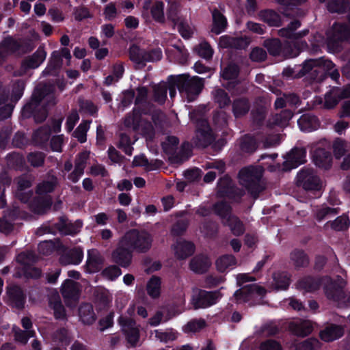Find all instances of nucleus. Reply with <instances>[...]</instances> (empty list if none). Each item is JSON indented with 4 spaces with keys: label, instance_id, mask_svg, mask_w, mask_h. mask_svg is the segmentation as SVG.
<instances>
[{
    "label": "nucleus",
    "instance_id": "f257e3e1",
    "mask_svg": "<svg viewBox=\"0 0 350 350\" xmlns=\"http://www.w3.org/2000/svg\"><path fill=\"white\" fill-rule=\"evenodd\" d=\"M52 96L53 91L50 86L46 84L36 86L22 107L21 116L25 119L33 118L38 124L42 123L48 116L47 107L42 102L45 98Z\"/></svg>",
    "mask_w": 350,
    "mask_h": 350
},
{
    "label": "nucleus",
    "instance_id": "f03ea898",
    "mask_svg": "<svg viewBox=\"0 0 350 350\" xmlns=\"http://www.w3.org/2000/svg\"><path fill=\"white\" fill-rule=\"evenodd\" d=\"M137 96L135 100V107L132 113L128 114L124 119V125L138 131L142 126V115L148 114V109L145 107L148 103V89L146 86H140L137 88Z\"/></svg>",
    "mask_w": 350,
    "mask_h": 350
},
{
    "label": "nucleus",
    "instance_id": "7ed1b4c3",
    "mask_svg": "<svg viewBox=\"0 0 350 350\" xmlns=\"http://www.w3.org/2000/svg\"><path fill=\"white\" fill-rule=\"evenodd\" d=\"M123 243L137 253H146L152 247L153 239L146 230L132 229L128 231L122 239Z\"/></svg>",
    "mask_w": 350,
    "mask_h": 350
},
{
    "label": "nucleus",
    "instance_id": "20e7f679",
    "mask_svg": "<svg viewBox=\"0 0 350 350\" xmlns=\"http://www.w3.org/2000/svg\"><path fill=\"white\" fill-rule=\"evenodd\" d=\"M174 84L180 94H185L191 102L200 94L204 88V79L199 77H190L187 75L175 76Z\"/></svg>",
    "mask_w": 350,
    "mask_h": 350
},
{
    "label": "nucleus",
    "instance_id": "39448f33",
    "mask_svg": "<svg viewBox=\"0 0 350 350\" xmlns=\"http://www.w3.org/2000/svg\"><path fill=\"white\" fill-rule=\"evenodd\" d=\"M263 46L272 56H278L283 53L290 57H294L300 53L301 49L307 47L308 44L306 42L295 43L288 42L282 44L280 39L271 38L265 40Z\"/></svg>",
    "mask_w": 350,
    "mask_h": 350
},
{
    "label": "nucleus",
    "instance_id": "423d86ee",
    "mask_svg": "<svg viewBox=\"0 0 350 350\" xmlns=\"http://www.w3.org/2000/svg\"><path fill=\"white\" fill-rule=\"evenodd\" d=\"M129 59L136 65L137 68H144L147 62H154L161 59L162 51L160 48L149 50L141 48L139 46L132 44L129 49Z\"/></svg>",
    "mask_w": 350,
    "mask_h": 350
},
{
    "label": "nucleus",
    "instance_id": "0eeeda50",
    "mask_svg": "<svg viewBox=\"0 0 350 350\" xmlns=\"http://www.w3.org/2000/svg\"><path fill=\"white\" fill-rule=\"evenodd\" d=\"M325 64L329 68L333 65L331 60L319 57L306 59L302 64H295L293 67L287 66L282 71V75L287 78L300 79L312 72L317 65Z\"/></svg>",
    "mask_w": 350,
    "mask_h": 350
},
{
    "label": "nucleus",
    "instance_id": "6e6552de",
    "mask_svg": "<svg viewBox=\"0 0 350 350\" xmlns=\"http://www.w3.org/2000/svg\"><path fill=\"white\" fill-rule=\"evenodd\" d=\"M240 184L242 185L248 193L255 199L264 189L260 181L261 175L254 167H243L239 172Z\"/></svg>",
    "mask_w": 350,
    "mask_h": 350
},
{
    "label": "nucleus",
    "instance_id": "1a4fd4ad",
    "mask_svg": "<svg viewBox=\"0 0 350 350\" xmlns=\"http://www.w3.org/2000/svg\"><path fill=\"white\" fill-rule=\"evenodd\" d=\"M245 194V191L235 186L228 175H224L218 180L217 185V196L218 198H228L239 202Z\"/></svg>",
    "mask_w": 350,
    "mask_h": 350
},
{
    "label": "nucleus",
    "instance_id": "9d476101",
    "mask_svg": "<svg viewBox=\"0 0 350 350\" xmlns=\"http://www.w3.org/2000/svg\"><path fill=\"white\" fill-rule=\"evenodd\" d=\"M222 295L219 290L207 291L199 289L193 295L191 304L195 310L207 308L215 305L221 298Z\"/></svg>",
    "mask_w": 350,
    "mask_h": 350
},
{
    "label": "nucleus",
    "instance_id": "9b49d317",
    "mask_svg": "<svg viewBox=\"0 0 350 350\" xmlns=\"http://www.w3.org/2000/svg\"><path fill=\"white\" fill-rule=\"evenodd\" d=\"M350 40V27L335 22L327 32V44L329 47L338 48L343 41Z\"/></svg>",
    "mask_w": 350,
    "mask_h": 350
},
{
    "label": "nucleus",
    "instance_id": "f8f14e48",
    "mask_svg": "<svg viewBox=\"0 0 350 350\" xmlns=\"http://www.w3.org/2000/svg\"><path fill=\"white\" fill-rule=\"evenodd\" d=\"M297 184L306 191H319L321 188L319 177L311 169H302L299 172Z\"/></svg>",
    "mask_w": 350,
    "mask_h": 350
},
{
    "label": "nucleus",
    "instance_id": "ddd939ff",
    "mask_svg": "<svg viewBox=\"0 0 350 350\" xmlns=\"http://www.w3.org/2000/svg\"><path fill=\"white\" fill-rule=\"evenodd\" d=\"M323 282H325L323 287L325 294L328 299L333 301H340L345 297L343 280L338 276L340 282L333 280L330 276H323Z\"/></svg>",
    "mask_w": 350,
    "mask_h": 350
},
{
    "label": "nucleus",
    "instance_id": "4468645a",
    "mask_svg": "<svg viewBox=\"0 0 350 350\" xmlns=\"http://www.w3.org/2000/svg\"><path fill=\"white\" fill-rule=\"evenodd\" d=\"M306 150L303 147H294L284 156L282 170L291 171L306 162Z\"/></svg>",
    "mask_w": 350,
    "mask_h": 350
},
{
    "label": "nucleus",
    "instance_id": "2eb2a0df",
    "mask_svg": "<svg viewBox=\"0 0 350 350\" xmlns=\"http://www.w3.org/2000/svg\"><path fill=\"white\" fill-rule=\"evenodd\" d=\"M34 177L31 174H23L18 176L16 180L17 184V190L16 191V197L23 203H28L33 195V191L30 189L31 187Z\"/></svg>",
    "mask_w": 350,
    "mask_h": 350
},
{
    "label": "nucleus",
    "instance_id": "dca6fc26",
    "mask_svg": "<svg viewBox=\"0 0 350 350\" xmlns=\"http://www.w3.org/2000/svg\"><path fill=\"white\" fill-rule=\"evenodd\" d=\"M8 304L14 308L23 310L26 303L27 295L23 289L18 285L12 284L6 288Z\"/></svg>",
    "mask_w": 350,
    "mask_h": 350
},
{
    "label": "nucleus",
    "instance_id": "f3484780",
    "mask_svg": "<svg viewBox=\"0 0 350 350\" xmlns=\"http://www.w3.org/2000/svg\"><path fill=\"white\" fill-rule=\"evenodd\" d=\"M133 253V251L123 243L122 239L111 253V260L122 268H128L132 263Z\"/></svg>",
    "mask_w": 350,
    "mask_h": 350
},
{
    "label": "nucleus",
    "instance_id": "a211bd4d",
    "mask_svg": "<svg viewBox=\"0 0 350 350\" xmlns=\"http://www.w3.org/2000/svg\"><path fill=\"white\" fill-rule=\"evenodd\" d=\"M118 323L122 327L127 342L132 347H135L139 340V330L136 327L135 321L131 318L120 316L118 318Z\"/></svg>",
    "mask_w": 350,
    "mask_h": 350
},
{
    "label": "nucleus",
    "instance_id": "6ab92c4d",
    "mask_svg": "<svg viewBox=\"0 0 350 350\" xmlns=\"http://www.w3.org/2000/svg\"><path fill=\"white\" fill-rule=\"evenodd\" d=\"M59 248L63 251L59 258L62 265H79L82 261L83 252L81 247H75L67 250L63 244H60Z\"/></svg>",
    "mask_w": 350,
    "mask_h": 350
},
{
    "label": "nucleus",
    "instance_id": "aec40b11",
    "mask_svg": "<svg viewBox=\"0 0 350 350\" xmlns=\"http://www.w3.org/2000/svg\"><path fill=\"white\" fill-rule=\"evenodd\" d=\"M323 282V276L304 275L296 283L297 288L304 293H314L319 290Z\"/></svg>",
    "mask_w": 350,
    "mask_h": 350
},
{
    "label": "nucleus",
    "instance_id": "412c9836",
    "mask_svg": "<svg viewBox=\"0 0 350 350\" xmlns=\"http://www.w3.org/2000/svg\"><path fill=\"white\" fill-rule=\"evenodd\" d=\"M82 226L83 222L81 220L77 219L75 222H71L68 221L65 216L59 217L58 221L55 224V227L60 233L71 236H75L79 233Z\"/></svg>",
    "mask_w": 350,
    "mask_h": 350
},
{
    "label": "nucleus",
    "instance_id": "4be33fe9",
    "mask_svg": "<svg viewBox=\"0 0 350 350\" xmlns=\"http://www.w3.org/2000/svg\"><path fill=\"white\" fill-rule=\"evenodd\" d=\"M29 202L30 210L36 214H44L52 206V198L50 196L38 195L32 197Z\"/></svg>",
    "mask_w": 350,
    "mask_h": 350
},
{
    "label": "nucleus",
    "instance_id": "5701e85b",
    "mask_svg": "<svg viewBox=\"0 0 350 350\" xmlns=\"http://www.w3.org/2000/svg\"><path fill=\"white\" fill-rule=\"evenodd\" d=\"M313 161L315 165L319 168L327 170L332 165V152L323 148H317L314 151Z\"/></svg>",
    "mask_w": 350,
    "mask_h": 350
},
{
    "label": "nucleus",
    "instance_id": "b1692460",
    "mask_svg": "<svg viewBox=\"0 0 350 350\" xmlns=\"http://www.w3.org/2000/svg\"><path fill=\"white\" fill-rule=\"evenodd\" d=\"M104 259L99 252L96 249L88 251L85 270L90 273H96L101 270Z\"/></svg>",
    "mask_w": 350,
    "mask_h": 350
},
{
    "label": "nucleus",
    "instance_id": "393cba45",
    "mask_svg": "<svg viewBox=\"0 0 350 350\" xmlns=\"http://www.w3.org/2000/svg\"><path fill=\"white\" fill-rule=\"evenodd\" d=\"M46 56V51L40 46L31 55L22 61L21 68L25 70L37 68L45 60Z\"/></svg>",
    "mask_w": 350,
    "mask_h": 350
},
{
    "label": "nucleus",
    "instance_id": "a878e982",
    "mask_svg": "<svg viewBox=\"0 0 350 350\" xmlns=\"http://www.w3.org/2000/svg\"><path fill=\"white\" fill-rule=\"evenodd\" d=\"M344 328L342 325L331 323L320 331V338L325 342H332L344 335Z\"/></svg>",
    "mask_w": 350,
    "mask_h": 350
},
{
    "label": "nucleus",
    "instance_id": "bb28decb",
    "mask_svg": "<svg viewBox=\"0 0 350 350\" xmlns=\"http://www.w3.org/2000/svg\"><path fill=\"white\" fill-rule=\"evenodd\" d=\"M297 124L301 131L310 133L319 129L320 122L316 116L304 113L298 119Z\"/></svg>",
    "mask_w": 350,
    "mask_h": 350
},
{
    "label": "nucleus",
    "instance_id": "cd10ccee",
    "mask_svg": "<svg viewBox=\"0 0 350 350\" xmlns=\"http://www.w3.org/2000/svg\"><path fill=\"white\" fill-rule=\"evenodd\" d=\"M228 27L226 17L217 8L212 11V25L211 31L219 35L225 31Z\"/></svg>",
    "mask_w": 350,
    "mask_h": 350
},
{
    "label": "nucleus",
    "instance_id": "c85d7f7f",
    "mask_svg": "<svg viewBox=\"0 0 350 350\" xmlns=\"http://www.w3.org/2000/svg\"><path fill=\"white\" fill-rule=\"evenodd\" d=\"M218 45L222 49H242L245 47L247 43L242 37L224 35L219 38Z\"/></svg>",
    "mask_w": 350,
    "mask_h": 350
},
{
    "label": "nucleus",
    "instance_id": "c756f323",
    "mask_svg": "<svg viewBox=\"0 0 350 350\" xmlns=\"http://www.w3.org/2000/svg\"><path fill=\"white\" fill-rule=\"evenodd\" d=\"M57 51L52 52L51 58L48 62L46 67L42 71V75L46 76H57L63 64V59L59 57Z\"/></svg>",
    "mask_w": 350,
    "mask_h": 350
},
{
    "label": "nucleus",
    "instance_id": "7c9ffc66",
    "mask_svg": "<svg viewBox=\"0 0 350 350\" xmlns=\"http://www.w3.org/2000/svg\"><path fill=\"white\" fill-rule=\"evenodd\" d=\"M94 302L98 310H107L111 303V297L106 288H97L94 291Z\"/></svg>",
    "mask_w": 350,
    "mask_h": 350
},
{
    "label": "nucleus",
    "instance_id": "2f4dec72",
    "mask_svg": "<svg viewBox=\"0 0 350 350\" xmlns=\"http://www.w3.org/2000/svg\"><path fill=\"white\" fill-rule=\"evenodd\" d=\"M211 266L209 258L204 254H198L191 258L189 268L196 273H206Z\"/></svg>",
    "mask_w": 350,
    "mask_h": 350
},
{
    "label": "nucleus",
    "instance_id": "473e14b6",
    "mask_svg": "<svg viewBox=\"0 0 350 350\" xmlns=\"http://www.w3.org/2000/svg\"><path fill=\"white\" fill-rule=\"evenodd\" d=\"M87 159L88 154L86 152H83L78 154L75 160V169L68 176V178L72 183H77L83 174Z\"/></svg>",
    "mask_w": 350,
    "mask_h": 350
},
{
    "label": "nucleus",
    "instance_id": "72a5a7b5",
    "mask_svg": "<svg viewBox=\"0 0 350 350\" xmlns=\"http://www.w3.org/2000/svg\"><path fill=\"white\" fill-rule=\"evenodd\" d=\"M195 250L194 243L185 240L177 242L174 247L175 255L179 260H185L191 256L195 252Z\"/></svg>",
    "mask_w": 350,
    "mask_h": 350
},
{
    "label": "nucleus",
    "instance_id": "f704fd0d",
    "mask_svg": "<svg viewBox=\"0 0 350 350\" xmlns=\"http://www.w3.org/2000/svg\"><path fill=\"white\" fill-rule=\"evenodd\" d=\"M290 258L295 269L306 268L310 264V257L302 249H294L290 254Z\"/></svg>",
    "mask_w": 350,
    "mask_h": 350
},
{
    "label": "nucleus",
    "instance_id": "c9c22d12",
    "mask_svg": "<svg viewBox=\"0 0 350 350\" xmlns=\"http://www.w3.org/2000/svg\"><path fill=\"white\" fill-rule=\"evenodd\" d=\"M79 317L83 324L92 325L96 320L93 306L90 303H82L79 308Z\"/></svg>",
    "mask_w": 350,
    "mask_h": 350
},
{
    "label": "nucleus",
    "instance_id": "e433bc0d",
    "mask_svg": "<svg viewBox=\"0 0 350 350\" xmlns=\"http://www.w3.org/2000/svg\"><path fill=\"white\" fill-rule=\"evenodd\" d=\"M61 293L65 299H77L79 296L77 283L71 279H66L62 285Z\"/></svg>",
    "mask_w": 350,
    "mask_h": 350
},
{
    "label": "nucleus",
    "instance_id": "4c0bfd02",
    "mask_svg": "<svg viewBox=\"0 0 350 350\" xmlns=\"http://www.w3.org/2000/svg\"><path fill=\"white\" fill-rule=\"evenodd\" d=\"M273 286L277 291H286L288 288L291 275L287 271H278L273 275Z\"/></svg>",
    "mask_w": 350,
    "mask_h": 350
},
{
    "label": "nucleus",
    "instance_id": "58836bf2",
    "mask_svg": "<svg viewBox=\"0 0 350 350\" xmlns=\"http://www.w3.org/2000/svg\"><path fill=\"white\" fill-rule=\"evenodd\" d=\"M334 67L335 64L334 63L330 68L326 66L325 64L315 66V67H314V69L312 70V72L317 73L323 71V73H322L319 77L316 76L315 77H313V79L316 81H321L323 80L325 75H328L332 80L338 81V80L340 78V73L338 69L335 68Z\"/></svg>",
    "mask_w": 350,
    "mask_h": 350
},
{
    "label": "nucleus",
    "instance_id": "ea45409f",
    "mask_svg": "<svg viewBox=\"0 0 350 350\" xmlns=\"http://www.w3.org/2000/svg\"><path fill=\"white\" fill-rule=\"evenodd\" d=\"M232 113L236 118L245 116L250 109V103L246 98L241 97L234 100L232 104Z\"/></svg>",
    "mask_w": 350,
    "mask_h": 350
},
{
    "label": "nucleus",
    "instance_id": "a19ab883",
    "mask_svg": "<svg viewBox=\"0 0 350 350\" xmlns=\"http://www.w3.org/2000/svg\"><path fill=\"white\" fill-rule=\"evenodd\" d=\"M7 165L9 168L18 171L26 170L25 159L23 154L12 152L6 156Z\"/></svg>",
    "mask_w": 350,
    "mask_h": 350
},
{
    "label": "nucleus",
    "instance_id": "79ce46f5",
    "mask_svg": "<svg viewBox=\"0 0 350 350\" xmlns=\"http://www.w3.org/2000/svg\"><path fill=\"white\" fill-rule=\"evenodd\" d=\"M224 224L229 227L231 232L236 237L243 235L245 231L243 221L236 215H228Z\"/></svg>",
    "mask_w": 350,
    "mask_h": 350
},
{
    "label": "nucleus",
    "instance_id": "37998d69",
    "mask_svg": "<svg viewBox=\"0 0 350 350\" xmlns=\"http://www.w3.org/2000/svg\"><path fill=\"white\" fill-rule=\"evenodd\" d=\"M292 332L301 337H306L313 331V326L309 321H302L299 323H293L291 325Z\"/></svg>",
    "mask_w": 350,
    "mask_h": 350
},
{
    "label": "nucleus",
    "instance_id": "c03bdc74",
    "mask_svg": "<svg viewBox=\"0 0 350 350\" xmlns=\"http://www.w3.org/2000/svg\"><path fill=\"white\" fill-rule=\"evenodd\" d=\"M258 148V142L255 137L246 134L243 136L240 142V149L245 153L252 154Z\"/></svg>",
    "mask_w": 350,
    "mask_h": 350
},
{
    "label": "nucleus",
    "instance_id": "a18cd8bd",
    "mask_svg": "<svg viewBox=\"0 0 350 350\" xmlns=\"http://www.w3.org/2000/svg\"><path fill=\"white\" fill-rule=\"evenodd\" d=\"M260 16L262 21L270 27H280L282 25L280 15L273 10L261 11Z\"/></svg>",
    "mask_w": 350,
    "mask_h": 350
},
{
    "label": "nucleus",
    "instance_id": "49530a36",
    "mask_svg": "<svg viewBox=\"0 0 350 350\" xmlns=\"http://www.w3.org/2000/svg\"><path fill=\"white\" fill-rule=\"evenodd\" d=\"M213 100L220 109H225L231 104V100L228 92L222 88H217L213 91Z\"/></svg>",
    "mask_w": 350,
    "mask_h": 350
},
{
    "label": "nucleus",
    "instance_id": "de8ad7c7",
    "mask_svg": "<svg viewBox=\"0 0 350 350\" xmlns=\"http://www.w3.org/2000/svg\"><path fill=\"white\" fill-rule=\"evenodd\" d=\"M179 142L177 137L169 135L165 137L164 142H161V148L166 154L174 156L176 153Z\"/></svg>",
    "mask_w": 350,
    "mask_h": 350
},
{
    "label": "nucleus",
    "instance_id": "09e8293b",
    "mask_svg": "<svg viewBox=\"0 0 350 350\" xmlns=\"http://www.w3.org/2000/svg\"><path fill=\"white\" fill-rule=\"evenodd\" d=\"M161 278L156 275L152 276L146 286L148 295L153 299L158 298L161 295Z\"/></svg>",
    "mask_w": 350,
    "mask_h": 350
},
{
    "label": "nucleus",
    "instance_id": "8fccbe9b",
    "mask_svg": "<svg viewBox=\"0 0 350 350\" xmlns=\"http://www.w3.org/2000/svg\"><path fill=\"white\" fill-rule=\"evenodd\" d=\"M349 6V0H328L327 2V8L331 13L343 14Z\"/></svg>",
    "mask_w": 350,
    "mask_h": 350
},
{
    "label": "nucleus",
    "instance_id": "3c124183",
    "mask_svg": "<svg viewBox=\"0 0 350 350\" xmlns=\"http://www.w3.org/2000/svg\"><path fill=\"white\" fill-rule=\"evenodd\" d=\"M165 4L161 1H156L150 8V14L153 20L159 23L165 21L164 14Z\"/></svg>",
    "mask_w": 350,
    "mask_h": 350
},
{
    "label": "nucleus",
    "instance_id": "603ef678",
    "mask_svg": "<svg viewBox=\"0 0 350 350\" xmlns=\"http://www.w3.org/2000/svg\"><path fill=\"white\" fill-rule=\"evenodd\" d=\"M326 224L329 225L334 231H344L348 229L350 219L346 214H342L334 220L327 221Z\"/></svg>",
    "mask_w": 350,
    "mask_h": 350
},
{
    "label": "nucleus",
    "instance_id": "864d4df0",
    "mask_svg": "<svg viewBox=\"0 0 350 350\" xmlns=\"http://www.w3.org/2000/svg\"><path fill=\"white\" fill-rule=\"evenodd\" d=\"M236 262V258L233 255L225 254L216 260L215 265L218 271L224 273L229 267L235 265Z\"/></svg>",
    "mask_w": 350,
    "mask_h": 350
},
{
    "label": "nucleus",
    "instance_id": "5fc2aeb1",
    "mask_svg": "<svg viewBox=\"0 0 350 350\" xmlns=\"http://www.w3.org/2000/svg\"><path fill=\"white\" fill-rule=\"evenodd\" d=\"M0 46L5 49L8 54L15 53L23 49V44L10 36L4 38L3 41L0 42Z\"/></svg>",
    "mask_w": 350,
    "mask_h": 350
},
{
    "label": "nucleus",
    "instance_id": "6e6d98bb",
    "mask_svg": "<svg viewBox=\"0 0 350 350\" xmlns=\"http://www.w3.org/2000/svg\"><path fill=\"white\" fill-rule=\"evenodd\" d=\"M16 260L18 263L23 265V267L28 265H33L38 261V257L32 251H24L16 256Z\"/></svg>",
    "mask_w": 350,
    "mask_h": 350
},
{
    "label": "nucleus",
    "instance_id": "4d7b16f0",
    "mask_svg": "<svg viewBox=\"0 0 350 350\" xmlns=\"http://www.w3.org/2000/svg\"><path fill=\"white\" fill-rule=\"evenodd\" d=\"M341 100L339 90H329L325 95L324 107L327 109H333Z\"/></svg>",
    "mask_w": 350,
    "mask_h": 350
},
{
    "label": "nucleus",
    "instance_id": "13d9d810",
    "mask_svg": "<svg viewBox=\"0 0 350 350\" xmlns=\"http://www.w3.org/2000/svg\"><path fill=\"white\" fill-rule=\"evenodd\" d=\"M197 132V138L198 140L197 145L201 146L202 147H207L211 144L213 141V137L211 130L209 127L206 129H198Z\"/></svg>",
    "mask_w": 350,
    "mask_h": 350
},
{
    "label": "nucleus",
    "instance_id": "bf43d9fd",
    "mask_svg": "<svg viewBox=\"0 0 350 350\" xmlns=\"http://www.w3.org/2000/svg\"><path fill=\"white\" fill-rule=\"evenodd\" d=\"M213 211L217 215L225 221H226L228 215H232V208L230 204L225 201H221L214 204Z\"/></svg>",
    "mask_w": 350,
    "mask_h": 350
},
{
    "label": "nucleus",
    "instance_id": "052dcab7",
    "mask_svg": "<svg viewBox=\"0 0 350 350\" xmlns=\"http://www.w3.org/2000/svg\"><path fill=\"white\" fill-rule=\"evenodd\" d=\"M196 53L206 60L212 59L214 51L208 42H200L194 48Z\"/></svg>",
    "mask_w": 350,
    "mask_h": 350
},
{
    "label": "nucleus",
    "instance_id": "680f3d73",
    "mask_svg": "<svg viewBox=\"0 0 350 350\" xmlns=\"http://www.w3.org/2000/svg\"><path fill=\"white\" fill-rule=\"evenodd\" d=\"M46 154L40 151L29 152L27 156L28 163L33 167H40L43 166L45 161Z\"/></svg>",
    "mask_w": 350,
    "mask_h": 350
},
{
    "label": "nucleus",
    "instance_id": "e2e57ef3",
    "mask_svg": "<svg viewBox=\"0 0 350 350\" xmlns=\"http://www.w3.org/2000/svg\"><path fill=\"white\" fill-rule=\"evenodd\" d=\"M25 82L22 79H17L12 85L11 100L12 102H18L24 94Z\"/></svg>",
    "mask_w": 350,
    "mask_h": 350
},
{
    "label": "nucleus",
    "instance_id": "0e129e2a",
    "mask_svg": "<svg viewBox=\"0 0 350 350\" xmlns=\"http://www.w3.org/2000/svg\"><path fill=\"white\" fill-rule=\"evenodd\" d=\"M201 231L205 237L213 238L216 237L218 232L217 224L212 220H205L202 224Z\"/></svg>",
    "mask_w": 350,
    "mask_h": 350
},
{
    "label": "nucleus",
    "instance_id": "69168bd1",
    "mask_svg": "<svg viewBox=\"0 0 350 350\" xmlns=\"http://www.w3.org/2000/svg\"><path fill=\"white\" fill-rule=\"evenodd\" d=\"M90 122L83 121L73 132V137L77 138L81 143H85L87 140V132L89 129V124Z\"/></svg>",
    "mask_w": 350,
    "mask_h": 350
},
{
    "label": "nucleus",
    "instance_id": "338daca9",
    "mask_svg": "<svg viewBox=\"0 0 350 350\" xmlns=\"http://www.w3.org/2000/svg\"><path fill=\"white\" fill-rule=\"evenodd\" d=\"M293 116V113L291 110H282L280 113L275 114L274 116L273 124L277 126H283L288 123Z\"/></svg>",
    "mask_w": 350,
    "mask_h": 350
},
{
    "label": "nucleus",
    "instance_id": "774afa93",
    "mask_svg": "<svg viewBox=\"0 0 350 350\" xmlns=\"http://www.w3.org/2000/svg\"><path fill=\"white\" fill-rule=\"evenodd\" d=\"M239 66L235 64H232L224 68L221 76L225 80H234L239 77Z\"/></svg>",
    "mask_w": 350,
    "mask_h": 350
}]
</instances>
